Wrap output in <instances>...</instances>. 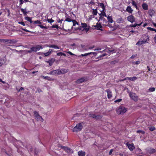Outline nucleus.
<instances>
[{
	"instance_id": "obj_29",
	"label": "nucleus",
	"mask_w": 156,
	"mask_h": 156,
	"mask_svg": "<svg viewBox=\"0 0 156 156\" xmlns=\"http://www.w3.org/2000/svg\"><path fill=\"white\" fill-rule=\"evenodd\" d=\"M72 22L73 23V26L72 27L73 28H74L73 27L75 26L76 24L79 25L78 23L77 22V21L75 20H73Z\"/></svg>"
},
{
	"instance_id": "obj_5",
	"label": "nucleus",
	"mask_w": 156,
	"mask_h": 156,
	"mask_svg": "<svg viewBox=\"0 0 156 156\" xmlns=\"http://www.w3.org/2000/svg\"><path fill=\"white\" fill-rule=\"evenodd\" d=\"M102 16L105 17H107V16L106 15L105 12L104 11H102L101 14H100V18L102 20H103V23H105V25H106V24L107 23V21L105 18H104L103 17H102Z\"/></svg>"
},
{
	"instance_id": "obj_6",
	"label": "nucleus",
	"mask_w": 156,
	"mask_h": 156,
	"mask_svg": "<svg viewBox=\"0 0 156 156\" xmlns=\"http://www.w3.org/2000/svg\"><path fill=\"white\" fill-rule=\"evenodd\" d=\"M146 150L147 153L151 154L156 152V150L151 147L147 148Z\"/></svg>"
},
{
	"instance_id": "obj_10",
	"label": "nucleus",
	"mask_w": 156,
	"mask_h": 156,
	"mask_svg": "<svg viewBox=\"0 0 156 156\" xmlns=\"http://www.w3.org/2000/svg\"><path fill=\"white\" fill-rule=\"evenodd\" d=\"M128 20L131 23H133L135 21V18L133 16L130 15L127 17Z\"/></svg>"
},
{
	"instance_id": "obj_44",
	"label": "nucleus",
	"mask_w": 156,
	"mask_h": 156,
	"mask_svg": "<svg viewBox=\"0 0 156 156\" xmlns=\"http://www.w3.org/2000/svg\"><path fill=\"white\" fill-rule=\"evenodd\" d=\"M72 20L70 18L68 17L66 18L65 20V21H66L68 22H71L72 21Z\"/></svg>"
},
{
	"instance_id": "obj_40",
	"label": "nucleus",
	"mask_w": 156,
	"mask_h": 156,
	"mask_svg": "<svg viewBox=\"0 0 156 156\" xmlns=\"http://www.w3.org/2000/svg\"><path fill=\"white\" fill-rule=\"evenodd\" d=\"M56 28V29H58V28L59 27L58 25H53L52 26H51V28Z\"/></svg>"
},
{
	"instance_id": "obj_11",
	"label": "nucleus",
	"mask_w": 156,
	"mask_h": 156,
	"mask_svg": "<svg viewBox=\"0 0 156 156\" xmlns=\"http://www.w3.org/2000/svg\"><path fill=\"white\" fill-rule=\"evenodd\" d=\"M58 69L59 70V75L64 74L68 72V69Z\"/></svg>"
},
{
	"instance_id": "obj_52",
	"label": "nucleus",
	"mask_w": 156,
	"mask_h": 156,
	"mask_svg": "<svg viewBox=\"0 0 156 156\" xmlns=\"http://www.w3.org/2000/svg\"><path fill=\"white\" fill-rule=\"evenodd\" d=\"M140 63V61H137L136 62H133V64H135L136 65H138Z\"/></svg>"
},
{
	"instance_id": "obj_50",
	"label": "nucleus",
	"mask_w": 156,
	"mask_h": 156,
	"mask_svg": "<svg viewBox=\"0 0 156 156\" xmlns=\"http://www.w3.org/2000/svg\"><path fill=\"white\" fill-rule=\"evenodd\" d=\"M38 26L40 27L42 29L44 28V29H47L48 28L46 26H44L42 25H38Z\"/></svg>"
},
{
	"instance_id": "obj_19",
	"label": "nucleus",
	"mask_w": 156,
	"mask_h": 156,
	"mask_svg": "<svg viewBox=\"0 0 156 156\" xmlns=\"http://www.w3.org/2000/svg\"><path fill=\"white\" fill-rule=\"evenodd\" d=\"M41 77L44 79H46L49 81H51L54 80L52 78H51L49 76H41Z\"/></svg>"
},
{
	"instance_id": "obj_27",
	"label": "nucleus",
	"mask_w": 156,
	"mask_h": 156,
	"mask_svg": "<svg viewBox=\"0 0 156 156\" xmlns=\"http://www.w3.org/2000/svg\"><path fill=\"white\" fill-rule=\"evenodd\" d=\"M48 47L50 48H54L55 49H59V47L55 45H49Z\"/></svg>"
},
{
	"instance_id": "obj_55",
	"label": "nucleus",
	"mask_w": 156,
	"mask_h": 156,
	"mask_svg": "<svg viewBox=\"0 0 156 156\" xmlns=\"http://www.w3.org/2000/svg\"><path fill=\"white\" fill-rule=\"evenodd\" d=\"M95 2L94 1H91L88 4L89 5H95Z\"/></svg>"
},
{
	"instance_id": "obj_7",
	"label": "nucleus",
	"mask_w": 156,
	"mask_h": 156,
	"mask_svg": "<svg viewBox=\"0 0 156 156\" xmlns=\"http://www.w3.org/2000/svg\"><path fill=\"white\" fill-rule=\"evenodd\" d=\"M59 69H57L51 71L49 73H48V74L51 75H57L59 74Z\"/></svg>"
},
{
	"instance_id": "obj_14",
	"label": "nucleus",
	"mask_w": 156,
	"mask_h": 156,
	"mask_svg": "<svg viewBox=\"0 0 156 156\" xmlns=\"http://www.w3.org/2000/svg\"><path fill=\"white\" fill-rule=\"evenodd\" d=\"M85 80H86L84 78H81L80 79H78L76 82V83L79 84L85 81Z\"/></svg>"
},
{
	"instance_id": "obj_24",
	"label": "nucleus",
	"mask_w": 156,
	"mask_h": 156,
	"mask_svg": "<svg viewBox=\"0 0 156 156\" xmlns=\"http://www.w3.org/2000/svg\"><path fill=\"white\" fill-rule=\"evenodd\" d=\"M146 43L145 42L143 41L142 40L141 41H138L136 43V45L138 46H140L142 44H144Z\"/></svg>"
},
{
	"instance_id": "obj_37",
	"label": "nucleus",
	"mask_w": 156,
	"mask_h": 156,
	"mask_svg": "<svg viewBox=\"0 0 156 156\" xmlns=\"http://www.w3.org/2000/svg\"><path fill=\"white\" fill-rule=\"evenodd\" d=\"M96 117L94 118L95 119H100L102 118V116L101 115H96Z\"/></svg>"
},
{
	"instance_id": "obj_1",
	"label": "nucleus",
	"mask_w": 156,
	"mask_h": 156,
	"mask_svg": "<svg viewBox=\"0 0 156 156\" xmlns=\"http://www.w3.org/2000/svg\"><path fill=\"white\" fill-rule=\"evenodd\" d=\"M127 110V108L122 106H119L116 109V113L118 115H123Z\"/></svg>"
},
{
	"instance_id": "obj_36",
	"label": "nucleus",
	"mask_w": 156,
	"mask_h": 156,
	"mask_svg": "<svg viewBox=\"0 0 156 156\" xmlns=\"http://www.w3.org/2000/svg\"><path fill=\"white\" fill-rule=\"evenodd\" d=\"M81 26L83 28H84L85 27H87V23H81Z\"/></svg>"
},
{
	"instance_id": "obj_39",
	"label": "nucleus",
	"mask_w": 156,
	"mask_h": 156,
	"mask_svg": "<svg viewBox=\"0 0 156 156\" xmlns=\"http://www.w3.org/2000/svg\"><path fill=\"white\" fill-rule=\"evenodd\" d=\"M79 25L78 26L79 27H76V28H75L74 27V29L76 30H83L82 29V28H83V27H82V26H79Z\"/></svg>"
},
{
	"instance_id": "obj_48",
	"label": "nucleus",
	"mask_w": 156,
	"mask_h": 156,
	"mask_svg": "<svg viewBox=\"0 0 156 156\" xmlns=\"http://www.w3.org/2000/svg\"><path fill=\"white\" fill-rule=\"evenodd\" d=\"M41 21L38 20H37L34 21V24H41Z\"/></svg>"
},
{
	"instance_id": "obj_16",
	"label": "nucleus",
	"mask_w": 156,
	"mask_h": 156,
	"mask_svg": "<svg viewBox=\"0 0 156 156\" xmlns=\"http://www.w3.org/2000/svg\"><path fill=\"white\" fill-rule=\"evenodd\" d=\"M143 41H144L145 43L147 41H149V37L148 36L144 35L142 37Z\"/></svg>"
},
{
	"instance_id": "obj_26",
	"label": "nucleus",
	"mask_w": 156,
	"mask_h": 156,
	"mask_svg": "<svg viewBox=\"0 0 156 156\" xmlns=\"http://www.w3.org/2000/svg\"><path fill=\"white\" fill-rule=\"evenodd\" d=\"M132 4L134 6L136 9H138V8L136 2L134 1H132Z\"/></svg>"
},
{
	"instance_id": "obj_25",
	"label": "nucleus",
	"mask_w": 156,
	"mask_h": 156,
	"mask_svg": "<svg viewBox=\"0 0 156 156\" xmlns=\"http://www.w3.org/2000/svg\"><path fill=\"white\" fill-rule=\"evenodd\" d=\"M99 6L102 8V11H104L105 10V7L104 4L103 3H99Z\"/></svg>"
},
{
	"instance_id": "obj_54",
	"label": "nucleus",
	"mask_w": 156,
	"mask_h": 156,
	"mask_svg": "<svg viewBox=\"0 0 156 156\" xmlns=\"http://www.w3.org/2000/svg\"><path fill=\"white\" fill-rule=\"evenodd\" d=\"M137 23H135L134 24H131L130 25L131 27H135L137 26Z\"/></svg>"
},
{
	"instance_id": "obj_43",
	"label": "nucleus",
	"mask_w": 156,
	"mask_h": 156,
	"mask_svg": "<svg viewBox=\"0 0 156 156\" xmlns=\"http://www.w3.org/2000/svg\"><path fill=\"white\" fill-rule=\"evenodd\" d=\"M89 116L90 117L94 118L96 117V115L92 113H90L89 114Z\"/></svg>"
},
{
	"instance_id": "obj_61",
	"label": "nucleus",
	"mask_w": 156,
	"mask_h": 156,
	"mask_svg": "<svg viewBox=\"0 0 156 156\" xmlns=\"http://www.w3.org/2000/svg\"><path fill=\"white\" fill-rule=\"evenodd\" d=\"M62 53L61 52H60L58 53L57 54V55L58 56H62Z\"/></svg>"
},
{
	"instance_id": "obj_28",
	"label": "nucleus",
	"mask_w": 156,
	"mask_h": 156,
	"mask_svg": "<svg viewBox=\"0 0 156 156\" xmlns=\"http://www.w3.org/2000/svg\"><path fill=\"white\" fill-rule=\"evenodd\" d=\"M107 19H108V22H109L110 23H112L113 22V20H112V16H108L107 17Z\"/></svg>"
},
{
	"instance_id": "obj_15",
	"label": "nucleus",
	"mask_w": 156,
	"mask_h": 156,
	"mask_svg": "<svg viewBox=\"0 0 156 156\" xmlns=\"http://www.w3.org/2000/svg\"><path fill=\"white\" fill-rule=\"evenodd\" d=\"M18 41L17 40L15 39H7V42L9 44H14Z\"/></svg>"
},
{
	"instance_id": "obj_35",
	"label": "nucleus",
	"mask_w": 156,
	"mask_h": 156,
	"mask_svg": "<svg viewBox=\"0 0 156 156\" xmlns=\"http://www.w3.org/2000/svg\"><path fill=\"white\" fill-rule=\"evenodd\" d=\"M21 29L24 31H25V32H29V33H34L35 32H33V31H31L29 30H28L27 29H24V28H21Z\"/></svg>"
},
{
	"instance_id": "obj_49",
	"label": "nucleus",
	"mask_w": 156,
	"mask_h": 156,
	"mask_svg": "<svg viewBox=\"0 0 156 156\" xmlns=\"http://www.w3.org/2000/svg\"><path fill=\"white\" fill-rule=\"evenodd\" d=\"M16 90H17V91L18 92H19L20 91H21V90H24L23 88V87H21L19 89H18L17 88V87H16Z\"/></svg>"
},
{
	"instance_id": "obj_3",
	"label": "nucleus",
	"mask_w": 156,
	"mask_h": 156,
	"mask_svg": "<svg viewBox=\"0 0 156 156\" xmlns=\"http://www.w3.org/2000/svg\"><path fill=\"white\" fill-rule=\"evenodd\" d=\"M34 114L35 119L37 121L41 120L42 121H43V119L42 117L39 115L37 111H34Z\"/></svg>"
},
{
	"instance_id": "obj_18",
	"label": "nucleus",
	"mask_w": 156,
	"mask_h": 156,
	"mask_svg": "<svg viewBox=\"0 0 156 156\" xmlns=\"http://www.w3.org/2000/svg\"><path fill=\"white\" fill-rule=\"evenodd\" d=\"M155 13V12L153 9H150L148 10L149 15L151 17H152L154 15Z\"/></svg>"
},
{
	"instance_id": "obj_42",
	"label": "nucleus",
	"mask_w": 156,
	"mask_h": 156,
	"mask_svg": "<svg viewBox=\"0 0 156 156\" xmlns=\"http://www.w3.org/2000/svg\"><path fill=\"white\" fill-rule=\"evenodd\" d=\"M97 9H93V13L94 15H97Z\"/></svg>"
},
{
	"instance_id": "obj_17",
	"label": "nucleus",
	"mask_w": 156,
	"mask_h": 156,
	"mask_svg": "<svg viewBox=\"0 0 156 156\" xmlns=\"http://www.w3.org/2000/svg\"><path fill=\"white\" fill-rule=\"evenodd\" d=\"M55 60L54 58H51L46 62L49 63V66H51L55 62Z\"/></svg>"
},
{
	"instance_id": "obj_34",
	"label": "nucleus",
	"mask_w": 156,
	"mask_h": 156,
	"mask_svg": "<svg viewBox=\"0 0 156 156\" xmlns=\"http://www.w3.org/2000/svg\"><path fill=\"white\" fill-rule=\"evenodd\" d=\"M136 132L137 133H141L142 134H144L145 133V132L144 131L140 130H137Z\"/></svg>"
},
{
	"instance_id": "obj_64",
	"label": "nucleus",
	"mask_w": 156,
	"mask_h": 156,
	"mask_svg": "<svg viewBox=\"0 0 156 156\" xmlns=\"http://www.w3.org/2000/svg\"><path fill=\"white\" fill-rule=\"evenodd\" d=\"M20 5H21L23 2V0H20Z\"/></svg>"
},
{
	"instance_id": "obj_23",
	"label": "nucleus",
	"mask_w": 156,
	"mask_h": 156,
	"mask_svg": "<svg viewBox=\"0 0 156 156\" xmlns=\"http://www.w3.org/2000/svg\"><path fill=\"white\" fill-rule=\"evenodd\" d=\"M66 151L68 153L72 154L73 152V150L68 147H67Z\"/></svg>"
},
{
	"instance_id": "obj_4",
	"label": "nucleus",
	"mask_w": 156,
	"mask_h": 156,
	"mask_svg": "<svg viewBox=\"0 0 156 156\" xmlns=\"http://www.w3.org/2000/svg\"><path fill=\"white\" fill-rule=\"evenodd\" d=\"M42 47L40 45H37L35 47H33L30 48V49L32 51H37L41 49H42Z\"/></svg>"
},
{
	"instance_id": "obj_13",
	"label": "nucleus",
	"mask_w": 156,
	"mask_h": 156,
	"mask_svg": "<svg viewBox=\"0 0 156 156\" xmlns=\"http://www.w3.org/2000/svg\"><path fill=\"white\" fill-rule=\"evenodd\" d=\"M137 78L136 77V76H133V77H126V78H125L124 80H131V81H134L135 80H136V79H137Z\"/></svg>"
},
{
	"instance_id": "obj_60",
	"label": "nucleus",
	"mask_w": 156,
	"mask_h": 156,
	"mask_svg": "<svg viewBox=\"0 0 156 156\" xmlns=\"http://www.w3.org/2000/svg\"><path fill=\"white\" fill-rule=\"evenodd\" d=\"M44 54L45 56H48L50 54L49 53V52H48L44 53Z\"/></svg>"
},
{
	"instance_id": "obj_53",
	"label": "nucleus",
	"mask_w": 156,
	"mask_h": 156,
	"mask_svg": "<svg viewBox=\"0 0 156 156\" xmlns=\"http://www.w3.org/2000/svg\"><path fill=\"white\" fill-rule=\"evenodd\" d=\"M31 19V18L30 17L28 16L25 17V20H27L28 21H30V20Z\"/></svg>"
},
{
	"instance_id": "obj_9",
	"label": "nucleus",
	"mask_w": 156,
	"mask_h": 156,
	"mask_svg": "<svg viewBox=\"0 0 156 156\" xmlns=\"http://www.w3.org/2000/svg\"><path fill=\"white\" fill-rule=\"evenodd\" d=\"M129 96L131 99L135 101H138V97L135 94H130Z\"/></svg>"
},
{
	"instance_id": "obj_62",
	"label": "nucleus",
	"mask_w": 156,
	"mask_h": 156,
	"mask_svg": "<svg viewBox=\"0 0 156 156\" xmlns=\"http://www.w3.org/2000/svg\"><path fill=\"white\" fill-rule=\"evenodd\" d=\"M63 21V20L62 19H61V20H57V23H62V21Z\"/></svg>"
},
{
	"instance_id": "obj_30",
	"label": "nucleus",
	"mask_w": 156,
	"mask_h": 156,
	"mask_svg": "<svg viewBox=\"0 0 156 156\" xmlns=\"http://www.w3.org/2000/svg\"><path fill=\"white\" fill-rule=\"evenodd\" d=\"M21 11L23 12L24 15H26L27 14V9L26 8L23 9V8L20 9Z\"/></svg>"
},
{
	"instance_id": "obj_12",
	"label": "nucleus",
	"mask_w": 156,
	"mask_h": 156,
	"mask_svg": "<svg viewBox=\"0 0 156 156\" xmlns=\"http://www.w3.org/2000/svg\"><path fill=\"white\" fill-rule=\"evenodd\" d=\"M107 93V97L108 99H111L112 97V93L110 89H108L106 90Z\"/></svg>"
},
{
	"instance_id": "obj_38",
	"label": "nucleus",
	"mask_w": 156,
	"mask_h": 156,
	"mask_svg": "<svg viewBox=\"0 0 156 156\" xmlns=\"http://www.w3.org/2000/svg\"><path fill=\"white\" fill-rule=\"evenodd\" d=\"M155 90V88L154 87L150 88L148 89L149 91L152 92L154 91Z\"/></svg>"
},
{
	"instance_id": "obj_47",
	"label": "nucleus",
	"mask_w": 156,
	"mask_h": 156,
	"mask_svg": "<svg viewBox=\"0 0 156 156\" xmlns=\"http://www.w3.org/2000/svg\"><path fill=\"white\" fill-rule=\"evenodd\" d=\"M7 39H0V42H7Z\"/></svg>"
},
{
	"instance_id": "obj_46",
	"label": "nucleus",
	"mask_w": 156,
	"mask_h": 156,
	"mask_svg": "<svg viewBox=\"0 0 156 156\" xmlns=\"http://www.w3.org/2000/svg\"><path fill=\"white\" fill-rule=\"evenodd\" d=\"M47 21L48 22V23H51L54 21V20H53L52 19H47Z\"/></svg>"
},
{
	"instance_id": "obj_31",
	"label": "nucleus",
	"mask_w": 156,
	"mask_h": 156,
	"mask_svg": "<svg viewBox=\"0 0 156 156\" xmlns=\"http://www.w3.org/2000/svg\"><path fill=\"white\" fill-rule=\"evenodd\" d=\"M81 47L82 49L85 50H88V48L87 46H86L85 45L83 44H81Z\"/></svg>"
},
{
	"instance_id": "obj_2",
	"label": "nucleus",
	"mask_w": 156,
	"mask_h": 156,
	"mask_svg": "<svg viewBox=\"0 0 156 156\" xmlns=\"http://www.w3.org/2000/svg\"><path fill=\"white\" fill-rule=\"evenodd\" d=\"M83 128V126L81 123H78L74 127L73 129V131L74 132L80 131Z\"/></svg>"
},
{
	"instance_id": "obj_22",
	"label": "nucleus",
	"mask_w": 156,
	"mask_h": 156,
	"mask_svg": "<svg viewBox=\"0 0 156 156\" xmlns=\"http://www.w3.org/2000/svg\"><path fill=\"white\" fill-rule=\"evenodd\" d=\"M126 11L129 13H132L133 11V10L132 9L131 6H127L126 10Z\"/></svg>"
},
{
	"instance_id": "obj_56",
	"label": "nucleus",
	"mask_w": 156,
	"mask_h": 156,
	"mask_svg": "<svg viewBox=\"0 0 156 156\" xmlns=\"http://www.w3.org/2000/svg\"><path fill=\"white\" fill-rule=\"evenodd\" d=\"M18 23L19 24H20L23 26H25V24L24 22H18Z\"/></svg>"
},
{
	"instance_id": "obj_21",
	"label": "nucleus",
	"mask_w": 156,
	"mask_h": 156,
	"mask_svg": "<svg viewBox=\"0 0 156 156\" xmlns=\"http://www.w3.org/2000/svg\"><path fill=\"white\" fill-rule=\"evenodd\" d=\"M143 9L145 10H147L148 9V5L145 3H143L142 5Z\"/></svg>"
},
{
	"instance_id": "obj_63",
	"label": "nucleus",
	"mask_w": 156,
	"mask_h": 156,
	"mask_svg": "<svg viewBox=\"0 0 156 156\" xmlns=\"http://www.w3.org/2000/svg\"><path fill=\"white\" fill-rule=\"evenodd\" d=\"M67 147L62 146L61 148L66 151Z\"/></svg>"
},
{
	"instance_id": "obj_51",
	"label": "nucleus",
	"mask_w": 156,
	"mask_h": 156,
	"mask_svg": "<svg viewBox=\"0 0 156 156\" xmlns=\"http://www.w3.org/2000/svg\"><path fill=\"white\" fill-rule=\"evenodd\" d=\"M89 27H86L85 28H83V29L82 31H85L86 32H87V31H89Z\"/></svg>"
},
{
	"instance_id": "obj_45",
	"label": "nucleus",
	"mask_w": 156,
	"mask_h": 156,
	"mask_svg": "<svg viewBox=\"0 0 156 156\" xmlns=\"http://www.w3.org/2000/svg\"><path fill=\"white\" fill-rule=\"evenodd\" d=\"M96 27H97V28H102V26L100 23H97L96 25Z\"/></svg>"
},
{
	"instance_id": "obj_20",
	"label": "nucleus",
	"mask_w": 156,
	"mask_h": 156,
	"mask_svg": "<svg viewBox=\"0 0 156 156\" xmlns=\"http://www.w3.org/2000/svg\"><path fill=\"white\" fill-rule=\"evenodd\" d=\"M78 154L79 156H85L86 154V153L82 151H80L78 152Z\"/></svg>"
},
{
	"instance_id": "obj_8",
	"label": "nucleus",
	"mask_w": 156,
	"mask_h": 156,
	"mask_svg": "<svg viewBox=\"0 0 156 156\" xmlns=\"http://www.w3.org/2000/svg\"><path fill=\"white\" fill-rule=\"evenodd\" d=\"M126 145L129 150L131 151H132L135 148V147L133 143L129 144L128 142L126 143Z\"/></svg>"
},
{
	"instance_id": "obj_57",
	"label": "nucleus",
	"mask_w": 156,
	"mask_h": 156,
	"mask_svg": "<svg viewBox=\"0 0 156 156\" xmlns=\"http://www.w3.org/2000/svg\"><path fill=\"white\" fill-rule=\"evenodd\" d=\"M147 29L149 30H151V31H154V30H154V29L153 28H151V27H148L147 28Z\"/></svg>"
},
{
	"instance_id": "obj_32",
	"label": "nucleus",
	"mask_w": 156,
	"mask_h": 156,
	"mask_svg": "<svg viewBox=\"0 0 156 156\" xmlns=\"http://www.w3.org/2000/svg\"><path fill=\"white\" fill-rule=\"evenodd\" d=\"M123 20L122 17L118 18L117 20V22L118 23H123Z\"/></svg>"
},
{
	"instance_id": "obj_41",
	"label": "nucleus",
	"mask_w": 156,
	"mask_h": 156,
	"mask_svg": "<svg viewBox=\"0 0 156 156\" xmlns=\"http://www.w3.org/2000/svg\"><path fill=\"white\" fill-rule=\"evenodd\" d=\"M155 129V128L154 126H151L149 128V130L151 131H154Z\"/></svg>"
},
{
	"instance_id": "obj_33",
	"label": "nucleus",
	"mask_w": 156,
	"mask_h": 156,
	"mask_svg": "<svg viewBox=\"0 0 156 156\" xmlns=\"http://www.w3.org/2000/svg\"><path fill=\"white\" fill-rule=\"evenodd\" d=\"M134 32H136V34L137 35H138V32L137 31H134L133 30H132L130 31L129 33L130 34H133Z\"/></svg>"
},
{
	"instance_id": "obj_59",
	"label": "nucleus",
	"mask_w": 156,
	"mask_h": 156,
	"mask_svg": "<svg viewBox=\"0 0 156 156\" xmlns=\"http://www.w3.org/2000/svg\"><path fill=\"white\" fill-rule=\"evenodd\" d=\"M113 150L112 149H111L110 151L109 152V155H111L112 154V152H113Z\"/></svg>"
},
{
	"instance_id": "obj_58",
	"label": "nucleus",
	"mask_w": 156,
	"mask_h": 156,
	"mask_svg": "<svg viewBox=\"0 0 156 156\" xmlns=\"http://www.w3.org/2000/svg\"><path fill=\"white\" fill-rule=\"evenodd\" d=\"M122 100V99H118L115 101V103L119 102H120Z\"/></svg>"
}]
</instances>
